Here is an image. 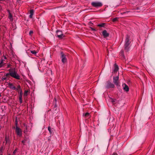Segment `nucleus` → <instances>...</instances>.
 I'll list each match as a JSON object with an SVG mask.
<instances>
[{
    "label": "nucleus",
    "instance_id": "obj_1",
    "mask_svg": "<svg viewBox=\"0 0 155 155\" xmlns=\"http://www.w3.org/2000/svg\"><path fill=\"white\" fill-rule=\"evenodd\" d=\"M8 71L9 72L6 73L5 76L8 77L10 75L11 77L17 79H20V76L18 74L17 72L15 71V68H10L8 70Z\"/></svg>",
    "mask_w": 155,
    "mask_h": 155
},
{
    "label": "nucleus",
    "instance_id": "obj_2",
    "mask_svg": "<svg viewBox=\"0 0 155 155\" xmlns=\"http://www.w3.org/2000/svg\"><path fill=\"white\" fill-rule=\"evenodd\" d=\"M130 42V36L128 35H126L124 44V49L126 52L129 51Z\"/></svg>",
    "mask_w": 155,
    "mask_h": 155
},
{
    "label": "nucleus",
    "instance_id": "obj_3",
    "mask_svg": "<svg viewBox=\"0 0 155 155\" xmlns=\"http://www.w3.org/2000/svg\"><path fill=\"white\" fill-rule=\"evenodd\" d=\"M119 79V76L114 77L113 78V83L117 87H119L120 86Z\"/></svg>",
    "mask_w": 155,
    "mask_h": 155
},
{
    "label": "nucleus",
    "instance_id": "obj_4",
    "mask_svg": "<svg viewBox=\"0 0 155 155\" xmlns=\"http://www.w3.org/2000/svg\"><path fill=\"white\" fill-rule=\"evenodd\" d=\"M91 5L94 7H101L103 5L100 2H93L91 3Z\"/></svg>",
    "mask_w": 155,
    "mask_h": 155
},
{
    "label": "nucleus",
    "instance_id": "obj_5",
    "mask_svg": "<svg viewBox=\"0 0 155 155\" xmlns=\"http://www.w3.org/2000/svg\"><path fill=\"white\" fill-rule=\"evenodd\" d=\"M15 132L17 134L19 137L22 136V130L18 126L15 127Z\"/></svg>",
    "mask_w": 155,
    "mask_h": 155
},
{
    "label": "nucleus",
    "instance_id": "obj_6",
    "mask_svg": "<svg viewBox=\"0 0 155 155\" xmlns=\"http://www.w3.org/2000/svg\"><path fill=\"white\" fill-rule=\"evenodd\" d=\"M61 55L62 61L63 63H64L67 61L66 55L62 52L61 53Z\"/></svg>",
    "mask_w": 155,
    "mask_h": 155
},
{
    "label": "nucleus",
    "instance_id": "obj_7",
    "mask_svg": "<svg viewBox=\"0 0 155 155\" xmlns=\"http://www.w3.org/2000/svg\"><path fill=\"white\" fill-rule=\"evenodd\" d=\"M19 102L20 104H21L22 103V93L21 89H19Z\"/></svg>",
    "mask_w": 155,
    "mask_h": 155
},
{
    "label": "nucleus",
    "instance_id": "obj_8",
    "mask_svg": "<svg viewBox=\"0 0 155 155\" xmlns=\"http://www.w3.org/2000/svg\"><path fill=\"white\" fill-rule=\"evenodd\" d=\"M57 37L60 38H62L63 35L62 32L60 30H57L56 31Z\"/></svg>",
    "mask_w": 155,
    "mask_h": 155
},
{
    "label": "nucleus",
    "instance_id": "obj_9",
    "mask_svg": "<svg viewBox=\"0 0 155 155\" xmlns=\"http://www.w3.org/2000/svg\"><path fill=\"white\" fill-rule=\"evenodd\" d=\"M106 84L108 87H114V84L112 83L109 80L107 82Z\"/></svg>",
    "mask_w": 155,
    "mask_h": 155
},
{
    "label": "nucleus",
    "instance_id": "obj_10",
    "mask_svg": "<svg viewBox=\"0 0 155 155\" xmlns=\"http://www.w3.org/2000/svg\"><path fill=\"white\" fill-rule=\"evenodd\" d=\"M102 34L104 38L108 37L109 36V34L107 32L106 30H104L102 31Z\"/></svg>",
    "mask_w": 155,
    "mask_h": 155
},
{
    "label": "nucleus",
    "instance_id": "obj_11",
    "mask_svg": "<svg viewBox=\"0 0 155 155\" xmlns=\"http://www.w3.org/2000/svg\"><path fill=\"white\" fill-rule=\"evenodd\" d=\"M30 93V91L29 90H25L24 94V97L25 98Z\"/></svg>",
    "mask_w": 155,
    "mask_h": 155
},
{
    "label": "nucleus",
    "instance_id": "obj_12",
    "mask_svg": "<svg viewBox=\"0 0 155 155\" xmlns=\"http://www.w3.org/2000/svg\"><path fill=\"white\" fill-rule=\"evenodd\" d=\"M5 141L6 144H8L9 145H10V141L9 139V138L8 137L6 136L5 137Z\"/></svg>",
    "mask_w": 155,
    "mask_h": 155
},
{
    "label": "nucleus",
    "instance_id": "obj_13",
    "mask_svg": "<svg viewBox=\"0 0 155 155\" xmlns=\"http://www.w3.org/2000/svg\"><path fill=\"white\" fill-rule=\"evenodd\" d=\"M114 72H117L119 69L118 66L116 64H114Z\"/></svg>",
    "mask_w": 155,
    "mask_h": 155
},
{
    "label": "nucleus",
    "instance_id": "obj_14",
    "mask_svg": "<svg viewBox=\"0 0 155 155\" xmlns=\"http://www.w3.org/2000/svg\"><path fill=\"white\" fill-rule=\"evenodd\" d=\"M4 60L2 58L0 61V68L3 66L5 63L3 62Z\"/></svg>",
    "mask_w": 155,
    "mask_h": 155
},
{
    "label": "nucleus",
    "instance_id": "obj_15",
    "mask_svg": "<svg viewBox=\"0 0 155 155\" xmlns=\"http://www.w3.org/2000/svg\"><path fill=\"white\" fill-rule=\"evenodd\" d=\"M34 11L33 9H31L30 11V15H29V17L30 18H32V16L34 14Z\"/></svg>",
    "mask_w": 155,
    "mask_h": 155
},
{
    "label": "nucleus",
    "instance_id": "obj_16",
    "mask_svg": "<svg viewBox=\"0 0 155 155\" xmlns=\"http://www.w3.org/2000/svg\"><path fill=\"white\" fill-rule=\"evenodd\" d=\"M83 115L85 117L89 118L90 117V114L88 112L86 113L85 114H84Z\"/></svg>",
    "mask_w": 155,
    "mask_h": 155
},
{
    "label": "nucleus",
    "instance_id": "obj_17",
    "mask_svg": "<svg viewBox=\"0 0 155 155\" xmlns=\"http://www.w3.org/2000/svg\"><path fill=\"white\" fill-rule=\"evenodd\" d=\"M109 100V101L111 102L113 104H114L116 101L115 99H113L111 98H110Z\"/></svg>",
    "mask_w": 155,
    "mask_h": 155
},
{
    "label": "nucleus",
    "instance_id": "obj_18",
    "mask_svg": "<svg viewBox=\"0 0 155 155\" xmlns=\"http://www.w3.org/2000/svg\"><path fill=\"white\" fill-rule=\"evenodd\" d=\"M30 51L31 53L35 55H36L37 53L38 52V51H36L35 50H30Z\"/></svg>",
    "mask_w": 155,
    "mask_h": 155
},
{
    "label": "nucleus",
    "instance_id": "obj_19",
    "mask_svg": "<svg viewBox=\"0 0 155 155\" xmlns=\"http://www.w3.org/2000/svg\"><path fill=\"white\" fill-rule=\"evenodd\" d=\"M105 25V23H101L100 24H99L97 25V26L100 27H104V26Z\"/></svg>",
    "mask_w": 155,
    "mask_h": 155
},
{
    "label": "nucleus",
    "instance_id": "obj_20",
    "mask_svg": "<svg viewBox=\"0 0 155 155\" xmlns=\"http://www.w3.org/2000/svg\"><path fill=\"white\" fill-rule=\"evenodd\" d=\"M48 130L51 134H52V131L51 130V128L50 127H48Z\"/></svg>",
    "mask_w": 155,
    "mask_h": 155
},
{
    "label": "nucleus",
    "instance_id": "obj_21",
    "mask_svg": "<svg viewBox=\"0 0 155 155\" xmlns=\"http://www.w3.org/2000/svg\"><path fill=\"white\" fill-rule=\"evenodd\" d=\"M129 88H123L124 91L126 92H127L129 91Z\"/></svg>",
    "mask_w": 155,
    "mask_h": 155
},
{
    "label": "nucleus",
    "instance_id": "obj_22",
    "mask_svg": "<svg viewBox=\"0 0 155 155\" xmlns=\"http://www.w3.org/2000/svg\"><path fill=\"white\" fill-rule=\"evenodd\" d=\"M118 19V18H117V17L113 19V22L116 21H117V20Z\"/></svg>",
    "mask_w": 155,
    "mask_h": 155
},
{
    "label": "nucleus",
    "instance_id": "obj_23",
    "mask_svg": "<svg viewBox=\"0 0 155 155\" xmlns=\"http://www.w3.org/2000/svg\"><path fill=\"white\" fill-rule=\"evenodd\" d=\"M26 141V138H25L24 140L22 141L21 142L24 145H25V143Z\"/></svg>",
    "mask_w": 155,
    "mask_h": 155
},
{
    "label": "nucleus",
    "instance_id": "obj_24",
    "mask_svg": "<svg viewBox=\"0 0 155 155\" xmlns=\"http://www.w3.org/2000/svg\"><path fill=\"white\" fill-rule=\"evenodd\" d=\"M9 18L10 20H12V17L11 13L9 14Z\"/></svg>",
    "mask_w": 155,
    "mask_h": 155
},
{
    "label": "nucleus",
    "instance_id": "obj_25",
    "mask_svg": "<svg viewBox=\"0 0 155 155\" xmlns=\"http://www.w3.org/2000/svg\"><path fill=\"white\" fill-rule=\"evenodd\" d=\"M15 125L16 126H18V120L17 118L15 120Z\"/></svg>",
    "mask_w": 155,
    "mask_h": 155
},
{
    "label": "nucleus",
    "instance_id": "obj_26",
    "mask_svg": "<svg viewBox=\"0 0 155 155\" xmlns=\"http://www.w3.org/2000/svg\"><path fill=\"white\" fill-rule=\"evenodd\" d=\"M122 86L123 87H128V86L125 83L123 84Z\"/></svg>",
    "mask_w": 155,
    "mask_h": 155
},
{
    "label": "nucleus",
    "instance_id": "obj_27",
    "mask_svg": "<svg viewBox=\"0 0 155 155\" xmlns=\"http://www.w3.org/2000/svg\"><path fill=\"white\" fill-rule=\"evenodd\" d=\"M16 151H17V149H15V150L13 152V153H12L13 155H15V154L16 153Z\"/></svg>",
    "mask_w": 155,
    "mask_h": 155
},
{
    "label": "nucleus",
    "instance_id": "obj_28",
    "mask_svg": "<svg viewBox=\"0 0 155 155\" xmlns=\"http://www.w3.org/2000/svg\"><path fill=\"white\" fill-rule=\"evenodd\" d=\"M88 24L90 26H92L93 25V23L91 21H90L89 22Z\"/></svg>",
    "mask_w": 155,
    "mask_h": 155
},
{
    "label": "nucleus",
    "instance_id": "obj_29",
    "mask_svg": "<svg viewBox=\"0 0 155 155\" xmlns=\"http://www.w3.org/2000/svg\"><path fill=\"white\" fill-rule=\"evenodd\" d=\"M3 147H1L0 149V153H2V150H3Z\"/></svg>",
    "mask_w": 155,
    "mask_h": 155
},
{
    "label": "nucleus",
    "instance_id": "obj_30",
    "mask_svg": "<svg viewBox=\"0 0 155 155\" xmlns=\"http://www.w3.org/2000/svg\"><path fill=\"white\" fill-rule=\"evenodd\" d=\"M6 77H3L2 78V80H3V81H4V80H6Z\"/></svg>",
    "mask_w": 155,
    "mask_h": 155
},
{
    "label": "nucleus",
    "instance_id": "obj_31",
    "mask_svg": "<svg viewBox=\"0 0 155 155\" xmlns=\"http://www.w3.org/2000/svg\"><path fill=\"white\" fill-rule=\"evenodd\" d=\"M130 12V11H127V12H123L122 14H126V13H129Z\"/></svg>",
    "mask_w": 155,
    "mask_h": 155
},
{
    "label": "nucleus",
    "instance_id": "obj_32",
    "mask_svg": "<svg viewBox=\"0 0 155 155\" xmlns=\"http://www.w3.org/2000/svg\"><path fill=\"white\" fill-rule=\"evenodd\" d=\"M33 33V31H30L29 32V35H31Z\"/></svg>",
    "mask_w": 155,
    "mask_h": 155
},
{
    "label": "nucleus",
    "instance_id": "obj_33",
    "mask_svg": "<svg viewBox=\"0 0 155 155\" xmlns=\"http://www.w3.org/2000/svg\"><path fill=\"white\" fill-rule=\"evenodd\" d=\"M11 66V64H7V68H10V67Z\"/></svg>",
    "mask_w": 155,
    "mask_h": 155
},
{
    "label": "nucleus",
    "instance_id": "obj_34",
    "mask_svg": "<svg viewBox=\"0 0 155 155\" xmlns=\"http://www.w3.org/2000/svg\"><path fill=\"white\" fill-rule=\"evenodd\" d=\"M57 99H56V98L54 97V101H55V103H56L57 102Z\"/></svg>",
    "mask_w": 155,
    "mask_h": 155
},
{
    "label": "nucleus",
    "instance_id": "obj_35",
    "mask_svg": "<svg viewBox=\"0 0 155 155\" xmlns=\"http://www.w3.org/2000/svg\"><path fill=\"white\" fill-rule=\"evenodd\" d=\"M57 104L56 103H55V104L54 105V109H55V108H56L57 107Z\"/></svg>",
    "mask_w": 155,
    "mask_h": 155
},
{
    "label": "nucleus",
    "instance_id": "obj_36",
    "mask_svg": "<svg viewBox=\"0 0 155 155\" xmlns=\"http://www.w3.org/2000/svg\"><path fill=\"white\" fill-rule=\"evenodd\" d=\"M91 28V29H92V30L93 31H96V30L94 29V28Z\"/></svg>",
    "mask_w": 155,
    "mask_h": 155
},
{
    "label": "nucleus",
    "instance_id": "obj_37",
    "mask_svg": "<svg viewBox=\"0 0 155 155\" xmlns=\"http://www.w3.org/2000/svg\"><path fill=\"white\" fill-rule=\"evenodd\" d=\"M121 53L122 54H124V51H123V50H121Z\"/></svg>",
    "mask_w": 155,
    "mask_h": 155
},
{
    "label": "nucleus",
    "instance_id": "obj_38",
    "mask_svg": "<svg viewBox=\"0 0 155 155\" xmlns=\"http://www.w3.org/2000/svg\"><path fill=\"white\" fill-rule=\"evenodd\" d=\"M113 155H118V154L117 153H113Z\"/></svg>",
    "mask_w": 155,
    "mask_h": 155
},
{
    "label": "nucleus",
    "instance_id": "obj_39",
    "mask_svg": "<svg viewBox=\"0 0 155 155\" xmlns=\"http://www.w3.org/2000/svg\"><path fill=\"white\" fill-rule=\"evenodd\" d=\"M4 58L5 59H7L6 57L5 56H4Z\"/></svg>",
    "mask_w": 155,
    "mask_h": 155
},
{
    "label": "nucleus",
    "instance_id": "obj_40",
    "mask_svg": "<svg viewBox=\"0 0 155 155\" xmlns=\"http://www.w3.org/2000/svg\"><path fill=\"white\" fill-rule=\"evenodd\" d=\"M12 88L14 90H15V89H16L17 88L14 87V88Z\"/></svg>",
    "mask_w": 155,
    "mask_h": 155
},
{
    "label": "nucleus",
    "instance_id": "obj_41",
    "mask_svg": "<svg viewBox=\"0 0 155 155\" xmlns=\"http://www.w3.org/2000/svg\"><path fill=\"white\" fill-rule=\"evenodd\" d=\"M0 1H4V0H0Z\"/></svg>",
    "mask_w": 155,
    "mask_h": 155
},
{
    "label": "nucleus",
    "instance_id": "obj_42",
    "mask_svg": "<svg viewBox=\"0 0 155 155\" xmlns=\"http://www.w3.org/2000/svg\"><path fill=\"white\" fill-rule=\"evenodd\" d=\"M18 87H20V86H19Z\"/></svg>",
    "mask_w": 155,
    "mask_h": 155
},
{
    "label": "nucleus",
    "instance_id": "obj_43",
    "mask_svg": "<svg viewBox=\"0 0 155 155\" xmlns=\"http://www.w3.org/2000/svg\"><path fill=\"white\" fill-rule=\"evenodd\" d=\"M1 96V94H0V97Z\"/></svg>",
    "mask_w": 155,
    "mask_h": 155
},
{
    "label": "nucleus",
    "instance_id": "obj_44",
    "mask_svg": "<svg viewBox=\"0 0 155 155\" xmlns=\"http://www.w3.org/2000/svg\"><path fill=\"white\" fill-rule=\"evenodd\" d=\"M4 90H5V89H3Z\"/></svg>",
    "mask_w": 155,
    "mask_h": 155
},
{
    "label": "nucleus",
    "instance_id": "obj_45",
    "mask_svg": "<svg viewBox=\"0 0 155 155\" xmlns=\"http://www.w3.org/2000/svg\"><path fill=\"white\" fill-rule=\"evenodd\" d=\"M0 155H2V154H1Z\"/></svg>",
    "mask_w": 155,
    "mask_h": 155
}]
</instances>
